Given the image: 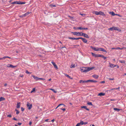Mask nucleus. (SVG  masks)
Listing matches in <instances>:
<instances>
[{"label":"nucleus","instance_id":"1","mask_svg":"<svg viewBox=\"0 0 126 126\" xmlns=\"http://www.w3.org/2000/svg\"><path fill=\"white\" fill-rule=\"evenodd\" d=\"M94 67H82L81 68H80L81 71V72H87L88 71L91 70L94 68Z\"/></svg>","mask_w":126,"mask_h":126},{"label":"nucleus","instance_id":"2","mask_svg":"<svg viewBox=\"0 0 126 126\" xmlns=\"http://www.w3.org/2000/svg\"><path fill=\"white\" fill-rule=\"evenodd\" d=\"M92 13L93 14H95L96 15H102L103 16H105V14H104V13L102 12L101 11H99V12L95 11H93L92 12Z\"/></svg>","mask_w":126,"mask_h":126},{"label":"nucleus","instance_id":"3","mask_svg":"<svg viewBox=\"0 0 126 126\" xmlns=\"http://www.w3.org/2000/svg\"><path fill=\"white\" fill-rule=\"evenodd\" d=\"M25 2H22L21 1H14L12 3V4H25Z\"/></svg>","mask_w":126,"mask_h":126},{"label":"nucleus","instance_id":"4","mask_svg":"<svg viewBox=\"0 0 126 126\" xmlns=\"http://www.w3.org/2000/svg\"><path fill=\"white\" fill-rule=\"evenodd\" d=\"M27 105L29 110L31 109L32 107V104H30V103L28 102L27 103Z\"/></svg>","mask_w":126,"mask_h":126},{"label":"nucleus","instance_id":"5","mask_svg":"<svg viewBox=\"0 0 126 126\" xmlns=\"http://www.w3.org/2000/svg\"><path fill=\"white\" fill-rule=\"evenodd\" d=\"M98 51H102L103 52H105L107 53V51L105 50L104 48H98Z\"/></svg>","mask_w":126,"mask_h":126},{"label":"nucleus","instance_id":"6","mask_svg":"<svg viewBox=\"0 0 126 126\" xmlns=\"http://www.w3.org/2000/svg\"><path fill=\"white\" fill-rule=\"evenodd\" d=\"M51 63H52V64L54 66V67L55 68H56V69H58V68L57 66L55 64V63L54 62H51Z\"/></svg>","mask_w":126,"mask_h":126},{"label":"nucleus","instance_id":"7","mask_svg":"<svg viewBox=\"0 0 126 126\" xmlns=\"http://www.w3.org/2000/svg\"><path fill=\"white\" fill-rule=\"evenodd\" d=\"M109 64H110V67L111 68H114L117 65H114V64L111 63H109Z\"/></svg>","mask_w":126,"mask_h":126},{"label":"nucleus","instance_id":"8","mask_svg":"<svg viewBox=\"0 0 126 126\" xmlns=\"http://www.w3.org/2000/svg\"><path fill=\"white\" fill-rule=\"evenodd\" d=\"M7 66L8 67H10L11 68H15L16 67V66H14L13 65L11 64H8L7 65Z\"/></svg>","mask_w":126,"mask_h":126},{"label":"nucleus","instance_id":"9","mask_svg":"<svg viewBox=\"0 0 126 126\" xmlns=\"http://www.w3.org/2000/svg\"><path fill=\"white\" fill-rule=\"evenodd\" d=\"M81 39H82L83 42L85 43H87V41L85 38H81Z\"/></svg>","mask_w":126,"mask_h":126},{"label":"nucleus","instance_id":"10","mask_svg":"<svg viewBox=\"0 0 126 126\" xmlns=\"http://www.w3.org/2000/svg\"><path fill=\"white\" fill-rule=\"evenodd\" d=\"M82 36H83L84 37L86 38H89L88 35L87 34L85 33H83V34Z\"/></svg>","mask_w":126,"mask_h":126},{"label":"nucleus","instance_id":"11","mask_svg":"<svg viewBox=\"0 0 126 126\" xmlns=\"http://www.w3.org/2000/svg\"><path fill=\"white\" fill-rule=\"evenodd\" d=\"M90 47L91 48H92L94 50H95V51H98V48H97V49L96 48H95L94 47H93L92 46H91Z\"/></svg>","mask_w":126,"mask_h":126},{"label":"nucleus","instance_id":"12","mask_svg":"<svg viewBox=\"0 0 126 126\" xmlns=\"http://www.w3.org/2000/svg\"><path fill=\"white\" fill-rule=\"evenodd\" d=\"M105 93H99L98 94V96H101L105 95Z\"/></svg>","mask_w":126,"mask_h":126},{"label":"nucleus","instance_id":"13","mask_svg":"<svg viewBox=\"0 0 126 126\" xmlns=\"http://www.w3.org/2000/svg\"><path fill=\"white\" fill-rule=\"evenodd\" d=\"M79 82L80 83H87V80H80L79 81Z\"/></svg>","mask_w":126,"mask_h":126},{"label":"nucleus","instance_id":"14","mask_svg":"<svg viewBox=\"0 0 126 126\" xmlns=\"http://www.w3.org/2000/svg\"><path fill=\"white\" fill-rule=\"evenodd\" d=\"M81 108H84L86 110H88V111L89 110L85 106H82L81 107Z\"/></svg>","mask_w":126,"mask_h":126},{"label":"nucleus","instance_id":"15","mask_svg":"<svg viewBox=\"0 0 126 126\" xmlns=\"http://www.w3.org/2000/svg\"><path fill=\"white\" fill-rule=\"evenodd\" d=\"M20 102L17 103L16 106V108H20Z\"/></svg>","mask_w":126,"mask_h":126},{"label":"nucleus","instance_id":"16","mask_svg":"<svg viewBox=\"0 0 126 126\" xmlns=\"http://www.w3.org/2000/svg\"><path fill=\"white\" fill-rule=\"evenodd\" d=\"M72 33L74 35H76L77 36H79L78 32H72Z\"/></svg>","mask_w":126,"mask_h":126},{"label":"nucleus","instance_id":"17","mask_svg":"<svg viewBox=\"0 0 126 126\" xmlns=\"http://www.w3.org/2000/svg\"><path fill=\"white\" fill-rule=\"evenodd\" d=\"M5 100V98L2 97H0V102L4 100Z\"/></svg>","mask_w":126,"mask_h":126},{"label":"nucleus","instance_id":"18","mask_svg":"<svg viewBox=\"0 0 126 126\" xmlns=\"http://www.w3.org/2000/svg\"><path fill=\"white\" fill-rule=\"evenodd\" d=\"M30 14V12H27L26 13H25V14H24L23 15V16H24V17L25 16H26L27 15H28L29 14Z\"/></svg>","mask_w":126,"mask_h":126},{"label":"nucleus","instance_id":"19","mask_svg":"<svg viewBox=\"0 0 126 126\" xmlns=\"http://www.w3.org/2000/svg\"><path fill=\"white\" fill-rule=\"evenodd\" d=\"M99 57H101L103 59H105L106 58V57H105L103 55H99Z\"/></svg>","mask_w":126,"mask_h":126},{"label":"nucleus","instance_id":"20","mask_svg":"<svg viewBox=\"0 0 126 126\" xmlns=\"http://www.w3.org/2000/svg\"><path fill=\"white\" fill-rule=\"evenodd\" d=\"M93 77L95 79H97L98 77V76L97 75H94L93 76Z\"/></svg>","mask_w":126,"mask_h":126},{"label":"nucleus","instance_id":"21","mask_svg":"<svg viewBox=\"0 0 126 126\" xmlns=\"http://www.w3.org/2000/svg\"><path fill=\"white\" fill-rule=\"evenodd\" d=\"M32 77H33L36 80H39V78L37 77H35V76H32Z\"/></svg>","mask_w":126,"mask_h":126},{"label":"nucleus","instance_id":"22","mask_svg":"<svg viewBox=\"0 0 126 126\" xmlns=\"http://www.w3.org/2000/svg\"><path fill=\"white\" fill-rule=\"evenodd\" d=\"M110 14H111L112 16H114L116 15V14H115L113 12H110Z\"/></svg>","mask_w":126,"mask_h":126},{"label":"nucleus","instance_id":"23","mask_svg":"<svg viewBox=\"0 0 126 126\" xmlns=\"http://www.w3.org/2000/svg\"><path fill=\"white\" fill-rule=\"evenodd\" d=\"M115 111H120V109H118L117 108H114L113 109Z\"/></svg>","mask_w":126,"mask_h":126},{"label":"nucleus","instance_id":"24","mask_svg":"<svg viewBox=\"0 0 126 126\" xmlns=\"http://www.w3.org/2000/svg\"><path fill=\"white\" fill-rule=\"evenodd\" d=\"M83 34V33L82 32H78L79 36H82Z\"/></svg>","mask_w":126,"mask_h":126},{"label":"nucleus","instance_id":"25","mask_svg":"<svg viewBox=\"0 0 126 126\" xmlns=\"http://www.w3.org/2000/svg\"><path fill=\"white\" fill-rule=\"evenodd\" d=\"M48 89L50 90H51L52 91H53V92H54L55 93H57V92L56 91H55V90L54 89Z\"/></svg>","mask_w":126,"mask_h":126},{"label":"nucleus","instance_id":"26","mask_svg":"<svg viewBox=\"0 0 126 126\" xmlns=\"http://www.w3.org/2000/svg\"><path fill=\"white\" fill-rule=\"evenodd\" d=\"M79 123V124L80 125H82L84 124V123L83 122V121H81L80 122V123Z\"/></svg>","mask_w":126,"mask_h":126},{"label":"nucleus","instance_id":"27","mask_svg":"<svg viewBox=\"0 0 126 126\" xmlns=\"http://www.w3.org/2000/svg\"><path fill=\"white\" fill-rule=\"evenodd\" d=\"M65 75L67 77L69 78V79H72V78H71L70 77V76H69L68 75H67L66 74H65Z\"/></svg>","mask_w":126,"mask_h":126},{"label":"nucleus","instance_id":"28","mask_svg":"<svg viewBox=\"0 0 126 126\" xmlns=\"http://www.w3.org/2000/svg\"><path fill=\"white\" fill-rule=\"evenodd\" d=\"M87 104L89 105L93 106V105L92 103L90 102H88L87 103Z\"/></svg>","mask_w":126,"mask_h":126},{"label":"nucleus","instance_id":"29","mask_svg":"<svg viewBox=\"0 0 126 126\" xmlns=\"http://www.w3.org/2000/svg\"><path fill=\"white\" fill-rule=\"evenodd\" d=\"M50 6L51 8H52L53 7H56V5H53L52 4H50L49 5Z\"/></svg>","mask_w":126,"mask_h":126},{"label":"nucleus","instance_id":"30","mask_svg":"<svg viewBox=\"0 0 126 126\" xmlns=\"http://www.w3.org/2000/svg\"><path fill=\"white\" fill-rule=\"evenodd\" d=\"M93 80H87V82H93Z\"/></svg>","mask_w":126,"mask_h":126},{"label":"nucleus","instance_id":"31","mask_svg":"<svg viewBox=\"0 0 126 126\" xmlns=\"http://www.w3.org/2000/svg\"><path fill=\"white\" fill-rule=\"evenodd\" d=\"M109 30L113 31L114 30L113 27L110 28L108 29Z\"/></svg>","mask_w":126,"mask_h":126},{"label":"nucleus","instance_id":"32","mask_svg":"<svg viewBox=\"0 0 126 126\" xmlns=\"http://www.w3.org/2000/svg\"><path fill=\"white\" fill-rule=\"evenodd\" d=\"M75 67V65L72 64L70 66V67L71 68H74Z\"/></svg>","mask_w":126,"mask_h":126},{"label":"nucleus","instance_id":"33","mask_svg":"<svg viewBox=\"0 0 126 126\" xmlns=\"http://www.w3.org/2000/svg\"><path fill=\"white\" fill-rule=\"evenodd\" d=\"M88 28H82V27H81V30H88Z\"/></svg>","mask_w":126,"mask_h":126},{"label":"nucleus","instance_id":"34","mask_svg":"<svg viewBox=\"0 0 126 126\" xmlns=\"http://www.w3.org/2000/svg\"><path fill=\"white\" fill-rule=\"evenodd\" d=\"M114 30H118V29L117 27H113Z\"/></svg>","mask_w":126,"mask_h":126},{"label":"nucleus","instance_id":"35","mask_svg":"<svg viewBox=\"0 0 126 126\" xmlns=\"http://www.w3.org/2000/svg\"><path fill=\"white\" fill-rule=\"evenodd\" d=\"M15 110L16 111V114H18L19 113V111L18 110L16 109Z\"/></svg>","mask_w":126,"mask_h":126},{"label":"nucleus","instance_id":"36","mask_svg":"<svg viewBox=\"0 0 126 126\" xmlns=\"http://www.w3.org/2000/svg\"><path fill=\"white\" fill-rule=\"evenodd\" d=\"M61 105H63L64 106V105L63 104H59L58 105V106L55 108V109H57L58 107H59V106H60Z\"/></svg>","mask_w":126,"mask_h":126},{"label":"nucleus","instance_id":"37","mask_svg":"<svg viewBox=\"0 0 126 126\" xmlns=\"http://www.w3.org/2000/svg\"><path fill=\"white\" fill-rule=\"evenodd\" d=\"M119 61L120 63H125V61Z\"/></svg>","mask_w":126,"mask_h":126},{"label":"nucleus","instance_id":"38","mask_svg":"<svg viewBox=\"0 0 126 126\" xmlns=\"http://www.w3.org/2000/svg\"><path fill=\"white\" fill-rule=\"evenodd\" d=\"M94 57H99V55L95 54Z\"/></svg>","mask_w":126,"mask_h":126},{"label":"nucleus","instance_id":"39","mask_svg":"<svg viewBox=\"0 0 126 126\" xmlns=\"http://www.w3.org/2000/svg\"><path fill=\"white\" fill-rule=\"evenodd\" d=\"M68 38L69 39H72V40H75V38H72L71 37H69Z\"/></svg>","mask_w":126,"mask_h":126},{"label":"nucleus","instance_id":"40","mask_svg":"<svg viewBox=\"0 0 126 126\" xmlns=\"http://www.w3.org/2000/svg\"><path fill=\"white\" fill-rule=\"evenodd\" d=\"M26 73L27 74H30L31 73H30L29 72L28 70H27L26 71Z\"/></svg>","mask_w":126,"mask_h":126},{"label":"nucleus","instance_id":"41","mask_svg":"<svg viewBox=\"0 0 126 126\" xmlns=\"http://www.w3.org/2000/svg\"><path fill=\"white\" fill-rule=\"evenodd\" d=\"M120 87H119L118 88H114L112 89H111V90H117L119 89Z\"/></svg>","mask_w":126,"mask_h":126},{"label":"nucleus","instance_id":"42","mask_svg":"<svg viewBox=\"0 0 126 126\" xmlns=\"http://www.w3.org/2000/svg\"><path fill=\"white\" fill-rule=\"evenodd\" d=\"M21 111H23L24 110V109L22 107L21 108Z\"/></svg>","mask_w":126,"mask_h":126},{"label":"nucleus","instance_id":"43","mask_svg":"<svg viewBox=\"0 0 126 126\" xmlns=\"http://www.w3.org/2000/svg\"><path fill=\"white\" fill-rule=\"evenodd\" d=\"M35 88H33L32 90L31 91V93H32V92L35 91Z\"/></svg>","mask_w":126,"mask_h":126},{"label":"nucleus","instance_id":"44","mask_svg":"<svg viewBox=\"0 0 126 126\" xmlns=\"http://www.w3.org/2000/svg\"><path fill=\"white\" fill-rule=\"evenodd\" d=\"M39 79L40 80H45V79H44L43 78H39Z\"/></svg>","mask_w":126,"mask_h":126},{"label":"nucleus","instance_id":"45","mask_svg":"<svg viewBox=\"0 0 126 126\" xmlns=\"http://www.w3.org/2000/svg\"><path fill=\"white\" fill-rule=\"evenodd\" d=\"M81 37H79L78 38H75V40H78L80 39H81Z\"/></svg>","mask_w":126,"mask_h":126},{"label":"nucleus","instance_id":"46","mask_svg":"<svg viewBox=\"0 0 126 126\" xmlns=\"http://www.w3.org/2000/svg\"><path fill=\"white\" fill-rule=\"evenodd\" d=\"M91 54H92V55H93V56L94 57L95 55V54H94V53H92V52L91 53Z\"/></svg>","mask_w":126,"mask_h":126},{"label":"nucleus","instance_id":"47","mask_svg":"<svg viewBox=\"0 0 126 126\" xmlns=\"http://www.w3.org/2000/svg\"><path fill=\"white\" fill-rule=\"evenodd\" d=\"M81 27H78L77 28V29H79L81 30Z\"/></svg>","mask_w":126,"mask_h":126},{"label":"nucleus","instance_id":"48","mask_svg":"<svg viewBox=\"0 0 126 126\" xmlns=\"http://www.w3.org/2000/svg\"><path fill=\"white\" fill-rule=\"evenodd\" d=\"M109 79L110 80H114V79L113 78L111 79V78H109Z\"/></svg>","mask_w":126,"mask_h":126},{"label":"nucleus","instance_id":"49","mask_svg":"<svg viewBox=\"0 0 126 126\" xmlns=\"http://www.w3.org/2000/svg\"><path fill=\"white\" fill-rule=\"evenodd\" d=\"M61 110H63V111H64L65 110V108H64V109H61Z\"/></svg>","mask_w":126,"mask_h":126},{"label":"nucleus","instance_id":"50","mask_svg":"<svg viewBox=\"0 0 126 126\" xmlns=\"http://www.w3.org/2000/svg\"><path fill=\"white\" fill-rule=\"evenodd\" d=\"M7 117H12V116L11 114H10L7 115Z\"/></svg>","mask_w":126,"mask_h":126},{"label":"nucleus","instance_id":"51","mask_svg":"<svg viewBox=\"0 0 126 126\" xmlns=\"http://www.w3.org/2000/svg\"><path fill=\"white\" fill-rule=\"evenodd\" d=\"M22 124L21 123H17V124L19 125H20Z\"/></svg>","mask_w":126,"mask_h":126},{"label":"nucleus","instance_id":"52","mask_svg":"<svg viewBox=\"0 0 126 126\" xmlns=\"http://www.w3.org/2000/svg\"><path fill=\"white\" fill-rule=\"evenodd\" d=\"M80 126L79 125V123H78L77 125H76V126Z\"/></svg>","mask_w":126,"mask_h":126},{"label":"nucleus","instance_id":"53","mask_svg":"<svg viewBox=\"0 0 126 126\" xmlns=\"http://www.w3.org/2000/svg\"><path fill=\"white\" fill-rule=\"evenodd\" d=\"M80 15H81L82 16H85V14H80Z\"/></svg>","mask_w":126,"mask_h":126},{"label":"nucleus","instance_id":"54","mask_svg":"<svg viewBox=\"0 0 126 126\" xmlns=\"http://www.w3.org/2000/svg\"><path fill=\"white\" fill-rule=\"evenodd\" d=\"M110 100L111 101H114L115 100L114 99H110Z\"/></svg>","mask_w":126,"mask_h":126},{"label":"nucleus","instance_id":"55","mask_svg":"<svg viewBox=\"0 0 126 126\" xmlns=\"http://www.w3.org/2000/svg\"><path fill=\"white\" fill-rule=\"evenodd\" d=\"M6 58H7V57H6V56H5L4 57H3V58H2V59H5Z\"/></svg>","mask_w":126,"mask_h":126},{"label":"nucleus","instance_id":"56","mask_svg":"<svg viewBox=\"0 0 126 126\" xmlns=\"http://www.w3.org/2000/svg\"><path fill=\"white\" fill-rule=\"evenodd\" d=\"M97 82V81L95 80H93V82Z\"/></svg>","mask_w":126,"mask_h":126},{"label":"nucleus","instance_id":"57","mask_svg":"<svg viewBox=\"0 0 126 126\" xmlns=\"http://www.w3.org/2000/svg\"><path fill=\"white\" fill-rule=\"evenodd\" d=\"M13 119L15 120H17V119H16L15 117L13 118Z\"/></svg>","mask_w":126,"mask_h":126},{"label":"nucleus","instance_id":"58","mask_svg":"<svg viewBox=\"0 0 126 126\" xmlns=\"http://www.w3.org/2000/svg\"><path fill=\"white\" fill-rule=\"evenodd\" d=\"M32 124V122L31 121L30 122H29V124L30 126Z\"/></svg>","mask_w":126,"mask_h":126},{"label":"nucleus","instance_id":"59","mask_svg":"<svg viewBox=\"0 0 126 126\" xmlns=\"http://www.w3.org/2000/svg\"><path fill=\"white\" fill-rule=\"evenodd\" d=\"M100 83H105V81H102L100 82Z\"/></svg>","mask_w":126,"mask_h":126},{"label":"nucleus","instance_id":"60","mask_svg":"<svg viewBox=\"0 0 126 126\" xmlns=\"http://www.w3.org/2000/svg\"><path fill=\"white\" fill-rule=\"evenodd\" d=\"M120 49V48L119 47H117V48H115V49Z\"/></svg>","mask_w":126,"mask_h":126},{"label":"nucleus","instance_id":"61","mask_svg":"<svg viewBox=\"0 0 126 126\" xmlns=\"http://www.w3.org/2000/svg\"><path fill=\"white\" fill-rule=\"evenodd\" d=\"M125 48V47H123L122 48H120V49L122 50V49H123Z\"/></svg>","mask_w":126,"mask_h":126},{"label":"nucleus","instance_id":"62","mask_svg":"<svg viewBox=\"0 0 126 126\" xmlns=\"http://www.w3.org/2000/svg\"><path fill=\"white\" fill-rule=\"evenodd\" d=\"M87 123H88L87 122H85L84 123V124L85 125L87 124Z\"/></svg>","mask_w":126,"mask_h":126},{"label":"nucleus","instance_id":"63","mask_svg":"<svg viewBox=\"0 0 126 126\" xmlns=\"http://www.w3.org/2000/svg\"><path fill=\"white\" fill-rule=\"evenodd\" d=\"M48 119H46L45 120V122H47L48 121Z\"/></svg>","mask_w":126,"mask_h":126},{"label":"nucleus","instance_id":"64","mask_svg":"<svg viewBox=\"0 0 126 126\" xmlns=\"http://www.w3.org/2000/svg\"><path fill=\"white\" fill-rule=\"evenodd\" d=\"M90 126H95L93 124V125H91Z\"/></svg>","mask_w":126,"mask_h":126}]
</instances>
